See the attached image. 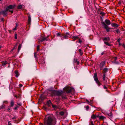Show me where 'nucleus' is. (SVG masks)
Here are the masks:
<instances>
[{"mask_svg": "<svg viewBox=\"0 0 125 125\" xmlns=\"http://www.w3.org/2000/svg\"><path fill=\"white\" fill-rule=\"evenodd\" d=\"M47 122L46 125H55V120H53L49 115H47L46 117Z\"/></svg>", "mask_w": 125, "mask_h": 125, "instance_id": "f257e3e1", "label": "nucleus"}, {"mask_svg": "<svg viewBox=\"0 0 125 125\" xmlns=\"http://www.w3.org/2000/svg\"><path fill=\"white\" fill-rule=\"evenodd\" d=\"M52 93L54 95L58 96L62 95L63 92L62 90L60 91L52 90L51 91Z\"/></svg>", "mask_w": 125, "mask_h": 125, "instance_id": "f03ea898", "label": "nucleus"}, {"mask_svg": "<svg viewBox=\"0 0 125 125\" xmlns=\"http://www.w3.org/2000/svg\"><path fill=\"white\" fill-rule=\"evenodd\" d=\"M49 35L45 37L43 35H41L40 37V42H42L44 41H47L49 40Z\"/></svg>", "mask_w": 125, "mask_h": 125, "instance_id": "7ed1b4c3", "label": "nucleus"}, {"mask_svg": "<svg viewBox=\"0 0 125 125\" xmlns=\"http://www.w3.org/2000/svg\"><path fill=\"white\" fill-rule=\"evenodd\" d=\"M94 80L95 81L96 83L99 86H100L101 84L98 80L97 77V73H94Z\"/></svg>", "mask_w": 125, "mask_h": 125, "instance_id": "20e7f679", "label": "nucleus"}, {"mask_svg": "<svg viewBox=\"0 0 125 125\" xmlns=\"http://www.w3.org/2000/svg\"><path fill=\"white\" fill-rule=\"evenodd\" d=\"M65 91L66 92L69 93H71L72 92H74L75 91L73 87H67L66 88Z\"/></svg>", "mask_w": 125, "mask_h": 125, "instance_id": "39448f33", "label": "nucleus"}, {"mask_svg": "<svg viewBox=\"0 0 125 125\" xmlns=\"http://www.w3.org/2000/svg\"><path fill=\"white\" fill-rule=\"evenodd\" d=\"M101 23L103 27L106 30L107 32H109L110 28L105 24V22L103 21H102Z\"/></svg>", "mask_w": 125, "mask_h": 125, "instance_id": "423d86ee", "label": "nucleus"}, {"mask_svg": "<svg viewBox=\"0 0 125 125\" xmlns=\"http://www.w3.org/2000/svg\"><path fill=\"white\" fill-rule=\"evenodd\" d=\"M8 10H6L1 11L0 12V15L2 14L4 16H6L7 14V11Z\"/></svg>", "mask_w": 125, "mask_h": 125, "instance_id": "0eeeda50", "label": "nucleus"}, {"mask_svg": "<svg viewBox=\"0 0 125 125\" xmlns=\"http://www.w3.org/2000/svg\"><path fill=\"white\" fill-rule=\"evenodd\" d=\"M105 64V62L104 61H103L101 62L100 64V67L101 70L103 68Z\"/></svg>", "mask_w": 125, "mask_h": 125, "instance_id": "6e6552de", "label": "nucleus"}, {"mask_svg": "<svg viewBox=\"0 0 125 125\" xmlns=\"http://www.w3.org/2000/svg\"><path fill=\"white\" fill-rule=\"evenodd\" d=\"M70 34L68 32H66L65 34H63V38L64 39H67L69 37H70Z\"/></svg>", "mask_w": 125, "mask_h": 125, "instance_id": "1a4fd4ad", "label": "nucleus"}, {"mask_svg": "<svg viewBox=\"0 0 125 125\" xmlns=\"http://www.w3.org/2000/svg\"><path fill=\"white\" fill-rule=\"evenodd\" d=\"M105 23L107 26L110 25L111 24L110 21L106 19L104 21Z\"/></svg>", "mask_w": 125, "mask_h": 125, "instance_id": "9d476101", "label": "nucleus"}, {"mask_svg": "<svg viewBox=\"0 0 125 125\" xmlns=\"http://www.w3.org/2000/svg\"><path fill=\"white\" fill-rule=\"evenodd\" d=\"M46 104L47 106H48L49 107H51L52 106V104L51 102V101L50 100H49V101H48L47 103Z\"/></svg>", "mask_w": 125, "mask_h": 125, "instance_id": "9b49d317", "label": "nucleus"}, {"mask_svg": "<svg viewBox=\"0 0 125 125\" xmlns=\"http://www.w3.org/2000/svg\"><path fill=\"white\" fill-rule=\"evenodd\" d=\"M14 5H10L7 7L6 8L7 10H9V9H12L14 8Z\"/></svg>", "mask_w": 125, "mask_h": 125, "instance_id": "f8f14e48", "label": "nucleus"}, {"mask_svg": "<svg viewBox=\"0 0 125 125\" xmlns=\"http://www.w3.org/2000/svg\"><path fill=\"white\" fill-rule=\"evenodd\" d=\"M39 45H38L37 46V52L35 53L34 54V56L36 58V59H38V58H37L36 56H37V52L39 51Z\"/></svg>", "mask_w": 125, "mask_h": 125, "instance_id": "ddd939ff", "label": "nucleus"}, {"mask_svg": "<svg viewBox=\"0 0 125 125\" xmlns=\"http://www.w3.org/2000/svg\"><path fill=\"white\" fill-rule=\"evenodd\" d=\"M46 98V97L45 96L43 95H41L40 97V100L42 101Z\"/></svg>", "mask_w": 125, "mask_h": 125, "instance_id": "4468645a", "label": "nucleus"}, {"mask_svg": "<svg viewBox=\"0 0 125 125\" xmlns=\"http://www.w3.org/2000/svg\"><path fill=\"white\" fill-rule=\"evenodd\" d=\"M111 26L113 27H115L116 28H117L118 26V25L116 23H112L111 24Z\"/></svg>", "mask_w": 125, "mask_h": 125, "instance_id": "2eb2a0df", "label": "nucleus"}, {"mask_svg": "<svg viewBox=\"0 0 125 125\" xmlns=\"http://www.w3.org/2000/svg\"><path fill=\"white\" fill-rule=\"evenodd\" d=\"M97 118H99V119L100 120H103L104 119H105L106 118V117H104L103 116H99V115H97Z\"/></svg>", "mask_w": 125, "mask_h": 125, "instance_id": "dca6fc26", "label": "nucleus"}, {"mask_svg": "<svg viewBox=\"0 0 125 125\" xmlns=\"http://www.w3.org/2000/svg\"><path fill=\"white\" fill-rule=\"evenodd\" d=\"M106 115L108 118H112V114L111 112H110V113L109 114V113H106Z\"/></svg>", "mask_w": 125, "mask_h": 125, "instance_id": "f3484780", "label": "nucleus"}, {"mask_svg": "<svg viewBox=\"0 0 125 125\" xmlns=\"http://www.w3.org/2000/svg\"><path fill=\"white\" fill-rule=\"evenodd\" d=\"M103 41H109L110 40V38L109 37L103 38Z\"/></svg>", "mask_w": 125, "mask_h": 125, "instance_id": "a211bd4d", "label": "nucleus"}, {"mask_svg": "<svg viewBox=\"0 0 125 125\" xmlns=\"http://www.w3.org/2000/svg\"><path fill=\"white\" fill-rule=\"evenodd\" d=\"M28 24H30L31 21V18L30 15L28 16Z\"/></svg>", "mask_w": 125, "mask_h": 125, "instance_id": "6ab92c4d", "label": "nucleus"}, {"mask_svg": "<svg viewBox=\"0 0 125 125\" xmlns=\"http://www.w3.org/2000/svg\"><path fill=\"white\" fill-rule=\"evenodd\" d=\"M108 69L107 68H104L103 70V73H106L108 71Z\"/></svg>", "mask_w": 125, "mask_h": 125, "instance_id": "aec40b11", "label": "nucleus"}, {"mask_svg": "<svg viewBox=\"0 0 125 125\" xmlns=\"http://www.w3.org/2000/svg\"><path fill=\"white\" fill-rule=\"evenodd\" d=\"M15 73L16 74V75H15V76L17 77H18V76L19 75V74L18 73V71L17 70H16L15 71Z\"/></svg>", "mask_w": 125, "mask_h": 125, "instance_id": "412c9836", "label": "nucleus"}, {"mask_svg": "<svg viewBox=\"0 0 125 125\" xmlns=\"http://www.w3.org/2000/svg\"><path fill=\"white\" fill-rule=\"evenodd\" d=\"M104 43L106 45H107L108 46H111V44H110L108 42H106L104 41Z\"/></svg>", "mask_w": 125, "mask_h": 125, "instance_id": "4be33fe9", "label": "nucleus"}, {"mask_svg": "<svg viewBox=\"0 0 125 125\" xmlns=\"http://www.w3.org/2000/svg\"><path fill=\"white\" fill-rule=\"evenodd\" d=\"M112 62L115 64H119V62L118 61H114Z\"/></svg>", "mask_w": 125, "mask_h": 125, "instance_id": "5701e85b", "label": "nucleus"}, {"mask_svg": "<svg viewBox=\"0 0 125 125\" xmlns=\"http://www.w3.org/2000/svg\"><path fill=\"white\" fill-rule=\"evenodd\" d=\"M14 104V103L13 101H11L10 103V106L11 107H12Z\"/></svg>", "mask_w": 125, "mask_h": 125, "instance_id": "b1692460", "label": "nucleus"}, {"mask_svg": "<svg viewBox=\"0 0 125 125\" xmlns=\"http://www.w3.org/2000/svg\"><path fill=\"white\" fill-rule=\"evenodd\" d=\"M96 117H97V116H96L94 115L93 114L91 118L93 119H95L96 118Z\"/></svg>", "mask_w": 125, "mask_h": 125, "instance_id": "393cba45", "label": "nucleus"}, {"mask_svg": "<svg viewBox=\"0 0 125 125\" xmlns=\"http://www.w3.org/2000/svg\"><path fill=\"white\" fill-rule=\"evenodd\" d=\"M52 108L54 109H56L58 108V106L55 105H54L53 104L52 105Z\"/></svg>", "mask_w": 125, "mask_h": 125, "instance_id": "a878e982", "label": "nucleus"}, {"mask_svg": "<svg viewBox=\"0 0 125 125\" xmlns=\"http://www.w3.org/2000/svg\"><path fill=\"white\" fill-rule=\"evenodd\" d=\"M21 44H20L19 45L18 48V51L19 52L20 50V49L21 48Z\"/></svg>", "mask_w": 125, "mask_h": 125, "instance_id": "bb28decb", "label": "nucleus"}, {"mask_svg": "<svg viewBox=\"0 0 125 125\" xmlns=\"http://www.w3.org/2000/svg\"><path fill=\"white\" fill-rule=\"evenodd\" d=\"M64 114V112L62 111L61 112H60V113H59V114L61 116H62V115H63Z\"/></svg>", "mask_w": 125, "mask_h": 125, "instance_id": "cd10ccee", "label": "nucleus"}, {"mask_svg": "<svg viewBox=\"0 0 125 125\" xmlns=\"http://www.w3.org/2000/svg\"><path fill=\"white\" fill-rule=\"evenodd\" d=\"M22 8V6L21 5H18V7L17 8L18 9H21Z\"/></svg>", "mask_w": 125, "mask_h": 125, "instance_id": "c85d7f7f", "label": "nucleus"}, {"mask_svg": "<svg viewBox=\"0 0 125 125\" xmlns=\"http://www.w3.org/2000/svg\"><path fill=\"white\" fill-rule=\"evenodd\" d=\"M104 83L105 85H107L108 84V83L106 79V80L104 81Z\"/></svg>", "mask_w": 125, "mask_h": 125, "instance_id": "c756f323", "label": "nucleus"}, {"mask_svg": "<svg viewBox=\"0 0 125 125\" xmlns=\"http://www.w3.org/2000/svg\"><path fill=\"white\" fill-rule=\"evenodd\" d=\"M7 63V62L6 61H5V62H3L2 63V65H6Z\"/></svg>", "mask_w": 125, "mask_h": 125, "instance_id": "7c9ffc66", "label": "nucleus"}, {"mask_svg": "<svg viewBox=\"0 0 125 125\" xmlns=\"http://www.w3.org/2000/svg\"><path fill=\"white\" fill-rule=\"evenodd\" d=\"M5 105H2V106H1L0 107V109H3L5 108Z\"/></svg>", "mask_w": 125, "mask_h": 125, "instance_id": "2f4dec72", "label": "nucleus"}, {"mask_svg": "<svg viewBox=\"0 0 125 125\" xmlns=\"http://www.w3.org/2000/svg\"><path fill=\"white\" fill-rule=\"evenodd\" d=\"M56 35H57V36H58V37L61 36V33H60V32L56 34Z\"/></svg>", "mask_w": 125, "mask_h": 125, "instance_id": "473e14b6", "label": "nucleus"}, {"mask_svg": "<svg viewBox=\"0 0 125 125\" xmlns=\"http://www.w3.org/2000/svg\"><path fill=\"white\" fill-rule=\"evenodd\" d=\"M106 55V51L102 53L101 54V55H103L104 54Z\"/></svg>", "mask_w": 125, "mask_h": 125, "instance_id": "72a5a7b5", "label": "nucleus"}, {"mask_svg": "<svg viewBox=\"0 0 125 125\" xmlns=\"http://www.w3.org/2000/svg\"><path fill=\"white\" fill-rule=\"evenodd\" d=\"M115 31L117 33H120V30L119 29H117L116 30H115Z\"/></svg>", "mask_w": 125, "mask_h": 125, "instance_id": "f704fd0d", "label": "nucleus"}, {"mask_svg": "<svg viewBox=\"0 0 125 125\" xmlns=\"http://www.w3.org/2000/svg\"><path fill=\"white\" fill-rule=\"evenodd\" d=\"M73 39L75 40H76L78 38V37L77 36H74L73 37Z\"/></svg>", "mask_w": 125, "mask_h": 125, "instance_id": "c9c22d12", "label": "nucleus"}, {"mask_svg": "<svg viewBox=\"0 0 125 125\" xmlns=\"http://www.w3.org/2000/svg\"><path fill=\"white\" fill-rule=\"evenodd\" d=\"M100 14H101L102 16H104L105 14V13L104 12H101L100 13Z\"/></svg>", "mask_w": 125, "mask_h": 125, "instance_id": "e433bc0d", "label": "nucleus"}, {"mask_svg": "<svg viewBox=\"0 0 125 125\" xmlns=\"http://www.w3.org/2000/svg\"><path fill=\"white\" fill-rule=\"evenodd\" d=\"M77 62V59H75V58L73 61V62L74 63H76Z\"/></svg>", "mask_w": 125, "mask_h": 125, "instance_id": "4c0bfd02", "label": "nucleus"}, {"mask_svg": "<svg viewBox=\"0 0 125 125\" xmlns=\"http://www.w3.org/2000/svg\"><path fill=\"white\" fill-rule=\"evenodd\" d=\"M17 34H15V37L14 38L15 39H16L17 38Z\"/></svg>", "mask_w": 125, "mask_h": 125, "instance_id": "58836bf2", "label": "nucleus"}, {"mask_svg": "<svg viewBox=\"0 0 125 125\" xmlns=\"http://www.w3.org/2000/svg\"><path fill=\"white\" fill-rule=\"evenodd\" d=\"M18 107V106H17L16 107H14V109L15 110H17V108Z\"/></svg>", "mask_w": 125, "mask_h": 125, "instance_id": "ea45409f", "label": "nucleus"}, {"mask_svg": "<svg viewBox=\"0 0 125 125\" xmlns=\"http://www.w3.org/2000/svg\"><path fill=\"white\" fill-rule=\"evenodd\" d=\"M7 110L9 111V112H11V110H10V108H8L7 109Z\"/></svg>", "mask_w": 125, "mask_h": 125, "instance_id": "a19ab883", "label": "nucleus"}, {"mask_svg": "<svg viewBox=\"0 0 125 125\" xmlns=\"http://www.w3.org/2000/svg\"><path fill=\"white\" fill-rule=\"evenodd\" d=\"M103 73V77L105 78L106 74L105 73Z\"/></svg>", "mask_w": 125, "mask_h": 125, "instance_id": "79ce46f5", "label": "nucleus"}, {"mask_svg": "<svg viewBox=\"0 0 125 125\" xmlns=\"http://www.w3.org/2000/svg\"><path fill=\"white\" fill-rule=\"evenodd\" d=\"M90 125H94L93 123V121H91V124Z\"/></svg>", "mask_w": 125, "mask_h": 125, "instance_id": "37998d69", "label": "nucleus"}, {"mask_svg": "<svg viewBox=\"0 0 125 125\" xmlns=\"http://www.w3.org/2000/svg\"><path fill=\"white\" fill-rule=\"evenodd\" d=\"M86 108L87 110H88L89 109V106H86Z\"/></svg>", "mask_w": 125, "mask_h": 125, "instance_id": "c03bdc74", "label": "nucleus"}, {"mask_svg": "<svg viewBox=\"0 0 125 125\" xmlns=\"http://www.w3.org/2000/svg\"><path fill=\"white\" fill-rule=\"evenodd\" d=\"M22 86V85L21 84H20L19 85V86L20 88H21Z\"/></svg>", "mask_w": 125, "mask_h": 125, "instance_id": "a18cd8bd", "label": "nucleus"}, {"mask_svg": "<svg viewBox=\"0 0 125 125\" xmlns=\"http://www.w3.org/2000/svg\"><path fill=\"white\" fill-rule=\"evenodd\" d=\"M103 87H104V89H107V87H106L105 85H104V86Z\"/></svg>", "mask_w": 125, "mask_h": 125, "instance_id": "49530a36", "label": "nucleus"}, {"mask_svg": "<svg viewBox=\"0 0 125 125\" xmlns=\"http://www.w3.org/2000/svg\"><path fill=\"white\" fill-rule=\"evenodd\" d=\"M121 40V39H120V38H119L118 39V40H117V42H120V40Z\"/></svg>", "mask_w": 125, "mask_h": 125, "instance_id": "de8ad7c7", "label": "nucleus"}, {"mask_svg": "<svg viewBox=\"0 0 125 125\" xmlns=\"http://www.w3.org/2000/svg\"><path fill=\"white\" fill-rule=\"evenodd\" d=\"M80 52V55L81 56L83 54V52Z\"/></svg>", "mask_w": 125, "mask_h": 125, "instance_id": "09e8293b", "label": "nucleus"}, {"mask_svg": "<svg viewBox=\"0 0 125 125\" xmlns=\"http://www.w3.org/2000/svg\"><path fill=\"white\" fill-rule=\"evenodd\" d=\"M61 36H60V37H63V33L61 34Z\"/></svg>", "mask_w": 125, "mask_h": 125, "instance_id": "8fccbe9b", "label": "nucleus"}, {"mask_svg": "<svg viewBox=\"0 0 125 125\" xmlns=\"http://www.w3.org/2000/svg\"><path fill=\"white\" fill-rule=\"evenodd\" d=\"M8 125H11V124L9 121L8 122Z\"/></svg>", "mask_w": 125, "mask_h": 125, "instance_id": "3c124183", "label": "nucleus"}, {"mask_svg": "<svg viewBox=\"0 0 125 125\" xmlns=\"http://www.w3.org/2000/svg\"><path fill=\"white\" fill-rule=\"evenodd\" d=\"M117 57H115V60L114 61H116V60H117Z\"/></svg>", "mask_w": 125, "mask_h": 125, "instance_id": "603ef678", "label": "nucleus"}, {"mask_svg": "<svg viewBox=\"0 0 125 125\" xmlns=\"http://www.w3.org/2000/svg\"><path fill=\"white\" fill-rule=\"evenodd\" d=\"M17 43L16 44V45H15V46H14V48L13 49H14L15 48H16V47H17Z\"/></svg>", "mask_w": 125, "mask_h": 125, "instance_id": "864d4df0", "label": "nucleus"}, {"mask_svg": "<svg viewBox=\"0 0 125 125\" xmlns=\"http://www.w3.org/2000/svg\"><path fill=\"white\" fill-rule=\"evenodd\" d=\"M1 21H4V19L3 18H2L1 19Z\"/></svg>", "mask_w": 125, "mask_h": 125, "instance_id": "5fc2aeb1", "label": "nucleus"}, {"mask_svg": "<svg viewBox=\"0 0 125 125\" xmlns=\"http://www.w3.org/2000/svg\"><path fill=\"white\" fill-rule=\"evenodd\" d=\"M82 41L81 40H80V39H79V43H81L82 42Z\"/></svg>", "mask_w": 125, "mask_h": 125, "instance_id": "6e6d98bb", "label": "nucleus"}, {"mask_svg": "<svg viewBox=\"0 0 125 125\" xmlns=\"http://www.w3.org/2000/svg\"><path fill=\"white\" fill-rule=\"evenodd\" d=\"M18 97H21V95L20 94H18L17 95Z\"/></svg>", "mask_w": 125, "mask_h": 125, "instance_id": "4d7b16f0", "label": "nucleus"}, {"mask_svg": "<svg viewBox=\"0 0 125 125\" xmlns=\"http://www.w3.org/2000/svg\"><path fill=\"white\" fill-rule=\"evenodd\" d=\"M17 104L20 106H21V104L20 103H18Z\"/></svg>", "mask_w": 125, "mask_h": 125, "instance_id": "13d9d810", "label": "nucleus"}, {"mask_svg": "<svg viewBox=\"0 0 125 125\" xmlns=\"http://www.w3.org/2000/svg\"><path fill=\"white\" fill-rule=\"evenodd\" d=\"M78 51L80 52H82V50L81 49H79L78 50Z\"/></svg>", "mask_w": 125, "mask_h": 125, "instance_id": "bf43d9fd", "label": "nucleus"}, {"mask_svg": "<svg viewBox=\"0 0 125 125\" xmlns=\"http://www.w3.org/2000/svg\"><path fill=\"white\" fill-rule=\"evenodd\" d=\"M77 62V65H79V61H77V62Z\"/></svg>", "mask_w": 125, "mask_h": 125, "instance_id": "052dcab7", "label": "nucleus"}, {"mask_svg": "<svg viewBox=\"0 0 125 125\" xmlns=\"http://www.w3.org/2000/svg\"><path fill=\"white\" fill-rule=\"evenodd\" d=\"M40 125H45L44 124H43L42 123H40Z\"/></svg>", "mask_w": 125, "mask_h": 125, "instance_id": "680f3d73", "label": "nucleus"}, {"mask_svg": "<svg viewBox=\"0 0 125 125\" xmlns=\"http://www.w3.org/2000/svg\"><path fill=\"white\" fill-rule=\"evenodd\" d=\"M9 11L11 13H13V10H9Z\"/></svg>", "mask_w": 125, "mask_h": 125, "instance_id": "e2e57ef3", "label": "nucleus"}, {"mask_svg": "<svg viewBox=\"0 0 125 125\" xmlns=\"http://www.w3.org/2000/svg\"><path fill=\"white\" fill-rule=\"evenodd\" d=\"M103 81H104L105 80H106V79H105V77H103Z\"/></svg>", "mask_w": 125, "mask_h": 125, "instance_id": "0e129e2a", "label": "nucleus"}, {"mask_svg": "<svg viewBox=\"0 0 125 125\" xmlns=\"http://www.w3.org/2000/svg\"><path fill=\"white\" fill-rule=\"evenodd\" d=\"M16 30V28L15 27L13 29V30Z\"/></svg>", "mask_w": 125, "mask_h": 125, "instance_id": "69168bd1", "label": "nucleus"}, {"mask_svg": "<svg viewBox=\"0 0 125 125\" xmlns=\"http://www.w3.org/2000/svg\"><path fill=\"white\" fill-rule=\"evenodd\" d=\"M16 118V117L15 116H14V117H13V118H12V119H15Z\"/></svg>", "mask_w": 125, "mask_h": 125, "instance_id": "338daca9", "label": "nucleus"}, {"mask_svg": "<svg viewBox=\"0 0 125 125\" xmlns=\"http://www.w3.org/2000/svg\"><path fill=\"white\" fill-rule=\"evenodd\" d=\"M15 97H16V98H18V96L17 95H15Z\"/></svg>", "mask_w": 125, "mask_h": 125, "instance_id": "774afa93", "label": "nucleus"}]
</instances>
